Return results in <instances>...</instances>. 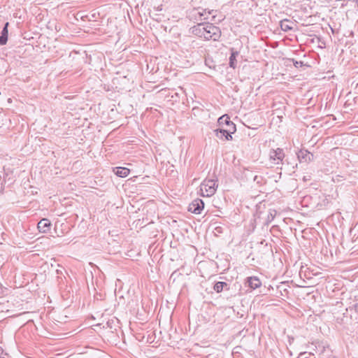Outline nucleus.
I'll return each mask as SVG.
<instances>
[{"instance_id":"10","label":"nucleus","mask_w":358,"mask_h":358,"mask_svg":"<svg viewBox=\"0 0 358 358\" xmlns=\"http://www.w3.org/2000/svg\"><path fill=\"white\" fill-rule=\"evenodd\" d=\"M37 227L40 232L47 233L48 231H49L50 230L51 222L48 219H46V218L41 219L38 222V223L37 224Z\"/></svg>"},{"instance_id":"11","label":"nucleus","mask_w":358,"mask_h":358,"mask_svg":"<svg viewBox=\"0 0 358 358\" xmlns=\"http://www.w3.org/2000/svg\"><path fill=\"white\" fill-rule=\"evenodd\" d=\"M297 157L299 159V161L308 162L313 159V155L306 150H301L297 153Z\"/></svg>"},{"instance_id":"3","label":"nucleus","mask_w":358,"mask_h":358,"mask_svg":"<svg viewBox=\"0 0 358 358\" xmlns=\"http://www.w3.org/2000/svg\"><path fill=\"white\" fill-rule=\"evenodd\" d=\"M217 186V180L205 179L200 185L202 196L207 197L213 196L215 193Z\"/></svg>"},{"instance_id":"12","label":"nucleus","mask_w":358,"mask_h":358,"mask_svg":"<svg viewBox=\"0 0 358 358\" xmlns=\"http://www.w3.org/2000/svg\"><path fill=\"white\" fill-rule=\"evenodd\" d=\"M9 26V22H6L4 26L1 30L0 35V45H4L6 44L8 41V27Z\"/></svg>"},{"instance_id":"15","label":"nucleus","mask_w":358,"mask_h":358,"mask_svg":"<svg viewBox=\"0 0 358 358\" xmlns=\"http://www.w3.org/2000/svg\"><path fill=\"white\" fill-rule=\"evenodd\" d=\"M115 174L121 178H125L129 174V169L125 167H115L113 170Z\"/></svg>"},{"instance_id":"5","label":"nucleus","mask_w":358,"mask_h":358,"mask_svg":"<svg viewBox=\"0 0 358 358\" xmlns=\"http://www.w3.org/2000/svg\"><path fill=\"white\" fill-rule=\"evenodd\" d=\"M217 124L219 127L225 128L227 130L232 129L234 130V133L236 131V124L231 121L229 116L227 114L223 115L218 118Z\"/></svg>"},{"instance_id":"19","label":"nucleus","mask_w":358,"mask_h":358,"mask_svg":"<svg viewBox=\"0 0 358 358\" xmlns=\"http://www.w3.org/2000/svg\"><path fill=\"white\" fill-rule=\"evenodd\" d=\"M352 308L355 309V312L358 313V303H355L353 305Z\"/></svg>"},{"instance_id":"6","label":"nucleus","mask_w":358,"mask_h":358,"mask_svg":"<svg viewBox=\"0 0 358 358\" xmlns=\"http://www.w3.org/2000/svg\"><path fill=\"white\" fill-rule=\"evenodd\" d=\"M269 157L274 164H279L281 163L283 164V159L285 157L284 151L282 148L271 150L269 152Z\"/></svg>"},{"instance_id":"21","label":"nucleus","mask_w":358,"mask_h":358,"mask_svg":"<svg viewBox=\"0 0 358 358\" xmlns=\"http://www.w3.org/2000/svg\"><path fill=\"white\" fill-rule=\"evenodd\" d=\"M306 354V352H303V353H301L299 355V356L298 357V358H300V357H302L303 355H305Z\"/></svg>"},{"instance_id":"20","label":"nucleus","mask_w":358,"mask_h":358,"mask_svg":"<svg viewBox=\"0 0 358 358\" xmlns=\"http://www.w3.org/2000/svg\"><path fill=\"white\" fill-rule=\"evenodd\" d=\"M303 180L304 181L309 180H310V176H304V177L303 178Z\"/></svg>"},{"instance_id":"17","label":"nucleus","mask_w":358,"mask_h":358,"mask_svg":"<svg viewBox=\"0 0 358 358\" xmlns=\"http://www.w3.org/2000/svg\"><path fill=\"white\" fill-rule=\"evenodd\" d=\"M276 214L275 210H270L266 218L264 225H268L274 219Z\"/></svg>"},{"instance_id":"22","label":"nucleus","mask_w":358,"mask_h":358,"mask_svg":"<svg viewBox=\"0 0 358 358\" xmlns=\"http://www.w3.org/2000/svg\"><path fill=\"white\" fill-rule=\"evenodd\" d=\"M355 89H356V90H357V92H358V83L356 85Z\"/></svg>"},{"instance_id":"23","label":"nucleus","mask_w":358,"mask_h":358,"mask_svg":"<svg viewBox=\"0 0 358 358\" xmlns=\"http://www.w3.org/2000/svg\"><path fill=\"white\" fill-rule=\"evenodd\" d=\"M222 20H223V19L218 20L219 22H221Z\"/></svg>"},{"instance_id":"7","label":"nucleus","mask_w":358,"mask_h":358,"mask_svg":"<svg viewBox=\"0 0 358 358\" xmlns=\"http://www.w3.org/2000/svg\"><path fill=\"white\" fill-rule=\"evenodd\" d=\"M204 208V202L201 199H196L193 200L188 206V211L194 213L200 214Z\"/></svg>"},{"instance_id":"2","label":"nucleus","mask_w":358,"mask_h":358,"mask_svg":"<svg viewBox=\"0 0 358 358\" xmlns=\"http://www.w3.org/2000/svg\"><path fill=\"white\" fill-rule=\"evenodd\" d=\"M203 34L205 40L217 41L221 36V30L220 27L213 25V23L205 22V32Z\"/></svg>"},{"instance_id":"16","label":"nucleus","mask_w":358,"mask_h":358,"mask_svg":"<svg viewBox=\"0 0 358 358\" xmlns=\"http://www.w3.org/2000/svg\"><path fill=\"white\" fill-rule=\"evenodd\" d=\"M292 24L289 20L284 19L280 22V27L283 31L287 32L293 29Z\"/></svg>"},{"instance_id":"18","label":"nucleus","mask_w":358,"mask_h":358,"mask_svg":"<svg viewBox=\"0 0 358 358\" xmlns=\"http://www.w3.org/2000/svg\"><path fill=\"white\" fill-rule=\"evenodd\" d=\"M290 60L292 62L294 66L296 68H299V67H301V66H304V64L302 61H297L294 59H291Z\"/></svg>"},{"instance_id":"13","label":"nucleus","mask_w":358,"mask_h":358,"mask_svg":"<svg viewBox=\"0 0 358 358\" xmlns=\"http://www.w3.org/2000/svg\"><path fill=\"white\" fill-rule=\"evenodd\" d=\"M213 289L217 292L220 293L223 290H229V285L226 282L218 281L216 282L213 286Z\"/></svg>"},{"instance_id":"8","label":"nucleus","mask_w":358,"mask_h":358,"mask_svg":"<svg viewBox=\"0 0 358 358\" xmlns=\"http://www.w3.org/2000/svg\"><path fill=\"white\" fill-rule=\"evenodd\" d=\"M190 32L200 38H203L205 32V22H199L190 28Z\"/></svg>"},{"instance_id":"14","label":"nucleus","mask_w":358,"mask_h":358,"mask_svg":"<svg viewBox=\"0 0 358 358\" xmlns=\"http://www.w3.org/2000/svg\"><path fill=\"white\" fill-rule=\"evenodd\" d=\"M239 52L235 50L234 48H231V55L229 57V65L230 67L235 69L236 66V57Z\"/></svg>"},{"instance_id":"24","label":"nucleus","mask_w":358,"mask_h":358,"mask_svg":"<svg viewBox=\"0 0 358 358\" xmlns=\"http://www.w3.org/2000/svg\"><path fill=\"white\" fill-rule=\"evenodd\" d=\"M357 6H358V0H357Z\"/></svg>"},{"instance_id":"1","label":"nucleus","mask_w":358,"mask_h":358,"mask_svg":"<svg viewBox=\"0 0 358 358\" xmlns=\"http://www.w3.org/2000/svg\"><path fill=\"white\" fill-rule=\"evenodd\" d=\"M217 10H207V9H204V8H194L192 11H191V18L192 20H194V22H199V21H203V20H206L208 19L209 17V15H212V19L211 20L213 21V22H215L216 20H215V17H216V15L215 14V13H217Z\"/></svg>"},{"instance_id":"9","label":"nucleus","mask_w":358,"mask_h":358,"mask_svg":"<svg viewBox=\"0 0 358 358\" xmlns=\"http://www.w3.org/2000/svg\"><path fill=\"white\" fill-rule=\"evenodd\" d=\"M245 284L252 289H255L262 285L260 279L257 276L248 277L245 280Z\"/></svg>"},{"instance_id":"4","label":"nucleus","mask_w":358,"mask_h":358,"mask_svg":"<svg viewBox=\"0 0 358 358\" xmlns=\"http://www.w3.org/2000/svg\"><path fill=\"white\" fill-rule=\"evenodd\" d=\"M215 135L217 138L224 140V141H232V134H234V130L229 129V130L225 128L220 127L214 130Z\"/></svg>"}]
</instances>
